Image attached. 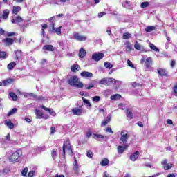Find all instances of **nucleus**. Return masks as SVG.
<instances>
[{"label": "nucleus", "mask_w": 177, "mask_h": 177, "mask_svg": "<svg viewBox=\"0 0 177 177\" xmlns=\"http://www.w3.org/2000/svg\"><path fill=\"white\" fill-rule=\"evenodd\" d=\"M21 156H23V151H21V150H17L12 153L8 160L10 162H17Z\"/></svg>", "instance_id": "7ed1b4c3"}, {"label": "nucleus", "mask_w": 177, "mask_h": 177, "mask_svg": "<svg viewBox=\"0 0 177 177\" xmlns=\"http://www.w3.org/2000/svg\"><path fill=\"white\" fill-rule=\"evenodd\" d=\"M132 86L133 87V88H137V87H138V88H142V84H140V83H137V82H133V84H132Z\"/></svg>", "instance_id": "49530a36"}, {"label": "nucleus", "mask_w": 177, "mask_h": 177, "mask_svg": "<svg viewBox=\"0 0 177 177\" xmlns=\"http://www.w3.org/2000/svg\"><path fill=\"white\" fill-rule=\"evenodd\" d=\"M139 151H136L134 153L130 156L131 161H136L139 158Z\"/></svg>", "instance_id": "2eb2a0df"}, {"label": "nucleus", "mask_w": 177, "mask_h": 177, "mask_svg": "<svg viewBox=\"0 0 177 177\" xmlns=\"http://www.w3.org/2000/svg\"><path fill=\"white\" fill-rule=\"evenodd\" d=\"M35 174V171H30L28 174V177H33Z\"/></svg>", "instance_id": "4d7b16f0"}, {"label": "nucleus", "mask_w": 177, "mask_h": 177, "mask_svg": "<svg viewBox=\"0 0 177 177\" xmlns=\"http://www.w3.org/2000/svg\"><path fill=\"white\" fill-rule=\"evenodd\" d=\"M8 17H9V10L6 9L3 12L2 19H3L4 20H6Z\"/></svg>", "instance_id": "cd10ccee"}, {"label": "nucleus", "mask_w": 177, "mask_h": 177, "mask_svg": "<svg viewBox=\"0 0 177 177\" xmlns=\"http://www.w3.org/2000/svg\"><path fill=\"white\" fill-rule=\"evenodd\" d=\"M2 174H9V169H3L2 170Z\"/></svg>", "instance_id": "774afa93"}, {"label": "nucleus", "mask_w": 177, "mask_h": 177, "mask_svg": "<svg viewBox=\"0 0 177 177\" xmlns=\"http://www.w3.org/2000/svg\"><path fill=\"white\" fill-rule=\"evenodd\" d=\"M111 121V115H108L106 117V120H103L101 122V127H106Z\"/></svg>", "instance_id": "dca6fc26"}, {"label": "nucleus", "mask_w": 177, "mask_h": 177, "mask_svg": "<svg viewBox=\"0 0 177 177\" xmlns=\"http://www.w3.org/2000/svg\"><path fill=\"white\" fill-rule=\"evenodd\" d=\"M12 82H13L12 79H11V78L7 79V80L3 81V85L4 86H7V85H10V84H12Z\"/></svg>", "instance_id": "c85d7f7f"}, {"label": "nucleus", "mask_w": 177, "mask_h": 177, "mask_svg": "<svg viewBox=\"0 0 177 177\" xmlns=\"http://www.w3.org/2000/svg\"><path fill=\"white\" fill-rule=\"evenodd\" d=\"M128 149V145H118L117 147L118 154H124V151Z\"/></svg>", "instance_id": "f8f14e48"}, {"label": "nucleus", "mask_w": 177, "mask_h": 177, "mask_svg": "<svg viewBox=\"0 0 177 177\" xmlns=\"http://www.w3.org/2000/svg\"><path fill=\"white\" fill-rule=\"evenodd\" d=\"M157 73L160 77H169V75H168V71L165 68H158L157 70Z\"/></svg>", "instance_id": "9b49d317"}, {"label": "nucleus", "mask_w": 177, "mask_h": 177, "mask_svg": "<svg viewBox=\"0 0 177 177\" xmlns=\"http://www.w3.org/2000/svg\"><path fill=\"white\" fill-rule=\"evenodd\" d=\"M121 137L120 138V145H126L127 142H128V139L129 138V134H128V131L123 130L120 133Z\"/></svg>", "instance_id": "39448f33"}, {"label": "nucleus", "mask_w": 177, "mask_h": 177, "mask_svg": "<svg viewBox=\"0 0 177 177\" xmlns=\"http://www.w3.org/2000/svg\"><path fill=\"white\" fill-rule=\"evenodd\" d=\"M100 85H106V86H111L115 84V79L114 78H102L99 82Z\"/></svg>", "instance_id": "20e7f679"}, {"label": "nucleus", "mask_w": 177, "mask_h": 177, "mask_svg": "<svg viewBox=\"0 0 177 177\" xmlns=\"http://www.w3.org/2000/svg\"><path fill=\"white\" fill-rule=\"evenodd\" d=\"M15 20L17 23H21V21H23V18H21L20 16H17L15 17Z\"/></svg>", "instance_id": "3c124183"}, {"label": "nucleus", "mask_w": 177, "mask_h": 177, "mask_svg": "<svg viewBox=\"0 0 177 177\" xmlns=\"http://www.w3.org/2000/svg\"><path fill=\"white\" fill-rule=\"evenodd\" d=\"M43 50H47L48 52H53L55 50V48L52 46V44H48L43 46Z\"/></svg>", "instance_id": "6ab92c4d"}, {"label": "nucleus", "mask_w": 177, "mask_h": 177, "mask_svg": "<svg viewBox=\"0 0 177 177\" xmlns=\"http://www.w3.org/2000/svg\"><path fill=\"white\" fill-rule=\"evenodd\" d=\"M78 56L80 59H84V57L86 56V50H85L84 48H80Z\"/></svg>", "instance_id": "aec40b11"}, {"label": "nucleus", "mask_w": 177, "mask_h": 177, "mask_svg": "<svg viewBox=\"0 0 177 177\" xmlns=\"http://www.w3.org/2000/svg\"><path fill=\"white\" fill-rule=\"evenodd\" d=\"M15 60H19V59H21V56L23 55V52L21 51V50H17L15 51Z\"/></svg>", "instance_id": "b1692460"}, {"label": "nucleus", "mask_w": 177, "mask_h": 177, "mask_svg": "<svg viewBox=\"0 0 177 177\" xmlns=\"http://www.w3.org/2000/svg\"><path fill=\"white\" fill-rule=\"evenodd\" d=\"M93 135L95 138H97L98 139H104V136L102 134L94 133Z\"/></svg>", "instance_id": "09e8293b"}, {"label": "nucleus", "mask_w": 177, "mask_h": 177, "mask_svg": "<svg viewBox=\"0 0 177 177\" xmlns=\"http://www.w3.org/2000/svg\"><path fill=\"white\" fill-rule=\"evenodd\" d=\"M72 113L74 115H81V114H82V109L73 108Z\"/></svg>", "instance_id": "412c9836"}, {"label": "nucleus", "mask_w": 177, "mask_h": 177, "mask_svg": "<svg viewBox=\"0 0 177 177\" xmlns=\"http://www.w3.org/2000/svg\"><path fill=\"white\" fill-rule=\"evenodd\" d=\"M66 149L68 150L69 156H74V152H73V148L71 147V143L70 142V139H67L63 144L62 153L64 157H66Z\"/></svg>", "instance_id": "f03ea898"}, {"label": "nucleus", "mask_w": 177, "mask_h": 177, "mask_svg": "<svg viewBox=\"0 0 177 177\" xmlns=\"http://www.w3.org/2000/svg\"><path fill=\"white\" fill-rule=\"evenodd\" d=\"M9 95L14 102H17V100H19V97H17V95H16V93L10 92Z\"/></svg>", "instance_id": "bb28decb"}, {"label": "nucleus", "mask_w": 177, "mask_h": 177, "mask_svg": "<svg viewBox=\"0 0 177 177\" xmlns=\"http://www.w3.org/2000/svg\"><path fill=\"white\" fill-rule=\"evenodd\" d=\"M134 48L135 49H136L137 50H140V49H142V46H140V44H139V42L136 41L134 44Z\"/></svg>", "instance_id": "c03bdc74"}, {"label": "nucleus", "mask_w": 177, "mask_h": 177, "mask_svg": "<svg viewBox=\"0 0 177 177\" xmlns=\"http://www.w3.org/2000/svg\"><path fill=\"white\" fill-rule=\"evenodd\" d=\"M16 39H12L10 37H6L3 39V42L6 45V46H12V45H13V44H15Z\"/></svg>", "instance_id": "9d476101"}, {"label": "nucleus", "mask_w": 177, "mask_h": 177, "mask_svg": "<svg viewBox=\"0 0 177 177\" xmlns=\"http://www.w3.org/2000/svg\"><path fill=\"white\" fill-rule=\"evenodd\" d=\"M129 38H132V35L129 32H124L122 36L123 39H129Z\"/></svg>", "instance_id": "f704fd0d"}, {"label": "nucleus", "mask_w": 177, "mask_h": 177, "mask_svg": "<svg viewBox=\"0 0 177 177\" xmlns=\"http://www.w3.org/2000/svg\"><path fill=\"white\" fill-rule=\"evenodd\" d=\"M175 64H176V62H175V60H171V62L170 63V66L172 68H174V67H175Z\"/></svg>", "instance_id": "052dcab7"}, {"label": "nucleus", "mask_w": 177, "mask_h": 177, "mask_svg": "<svg viewBox=\"0 0 177 177\" xmlns=\"http://www.w3.org/2000/svg\"><path fill=\"white\" fill-rule=\"evenodd\" d=\"M5 125H6L10 129H13L15 128V124L12 122L11 120H6L4 122Z\"/></svg>", "instance_id": "f3484780"}, {"label": "nucleus", "mask_w": 177, "mask_h": 177, "mask_svg": "<svg viewBox=\"0 0 177 177\" xmlns=\"http://www.w3.org/2000/svg\"><path fill=\"white\" fill-rule=\"evenodd\" d=\"M74 163H73V170L75 171V174L78 175V162H77V158L74 157Z\"/></svg>", "instance_id": "5701e85b"}, {"label": "nucleus", "mask_w": 177, "mask_h": 177, "mask_svg": "<svg viewBox=\"0 0 177 177\" xmlns=\"http://www.w3.org/2000/svg\"><path fill=\"white\" fill-rule=\"evenodd\" d=\"M125 112L127 118H129L130 120H132L133 118V113L131 111H129V109H127L125 110Z\"/></svg>", "instance_id": "a878e982"}, {"label": "nucleus", "mask_w": 177, "mask_h": 177, "mask_svg": "<svg viewBox=\"0 0 177 177\" xmlns=\"http://www.w3.org/2000/svg\"><path fill=\"white\" fill-rule=\"evenodd\" d=\"M21 9V7L20 6H14L12 8V13L14 15H17V13L20 12Z\"/></svg>", "instance_id": "c756f323"}, {"label": "nucleus", "mask_w": 177, "mask_h": 177, "mask_svg": "<svg viewBox=\"0 0 177 177\" xmlns=\"http://www.w3.org/2000/svg\"><path fill=\"white\" fill-rule=\"evenodd\" d=\"M50 28H51L52 32H56L57 35H62V26L55 28L54 26L53 27H51Z\"/></svg>", "instance_id": "4468645a"}, {"label": "nucleus", "mask_w": 177, "mask_h": 177, "mask_svg": "<svg viewBox=\"0 0 177 177\" xmlns=\"http://www.w3.org/2000/svg\"><path fill=\"white\" fill-rule=\"evenodd\" d=\"M106 13L105 12H100L98 13V17L99 19L103 17V16H106Z\"/></svg>", "instance_id": "bf43d9fd"}, {"label": "nucleus", "mask_w": 177, "mask_h": 177, "mask_svg": "<svg viewBox=\"0 0 177 177\" xmlns=\"http://www.w3.org/2000/svg\"><path fill=\"white\" fill-rule=\"evenodd\" d=\"M149 5H150V3H149V1H145V2H142L141 3V8H147V6H149Z\"/></svg>", "instance_id": "de8ad7c7"}, {"label": "nucleus", "mask_w": 177, "mask_h": 177, "mask_svg": "<svg viewBox=\"0 0 177 177\" xmlns=\"http://www.w3.org/2000/svg\"><path fill=\"white\" fill-rule=\"evenodd\" d=\"M35 115L36 118L37 119L44 118V120H48V118H49V115H45V114H44V113H42L39 109H35Z\"/></svg>", "instance_id": "0eeeda50"}, {"label": "nucleus", "mask_w": 177, "mask_h": 177, "mask_svg": "<svg viewBox=\"0 0 177 177\" xmlns=\"http://www.w3.org/2000/svg\"><path fill=\"white\" fill-rule=\"evenodd\" d=\"M55 132H56V127H51V128H50V134L53 135V133H55Z\"/></svg>", "instance_id": "13d9d810"}, {"label": "nucleus", "mask_w": 177, "mask_h": 177, "mask_svg": "<svg viewBox=\"0 0 177 177\" xmlns=\"http://www.w3.org/2000/svg\"><path fill=\"white\" fill-rule=\"evenodd\" d=\"M172 167V164L164 166L165 171H168V169H171Z\"/></svg>", "instance_id": "864d4df0"}, {"label": "nucleus", "mask_w": 177, "mask_h": 177, "mask_svg": "<svg viewBox=\"0 0 177 177\" xmlns=\"http://www.w3.org/2000/svg\"><path fill=\"white\" fill-rule=\"evenodd\" d=\"M51 157L53 160H56V157H57V149H53L51 151Z\"/></svg>", "instance_id": "c9c22d12"}, {"label": "nucleus", "mask_w": 177, "mask_h": 177, "mask_svg": "<svg viewBox=\"0 0 177 177\" xmlns=\"http://www.w3.org/2000/svg\"><path fill=\"white\" fill-rule=\"evenodd\" d=\"M55 19H56L55 16H53L48 19V21H50V28H53V26H55Z\"/></svg>", "instance_id": "7c9ffc66"}, {"label": "nucleus", "mask_w": 177, "mask_h": 177, "mask_svg": "<svg viewBox=\"0 0 177 177\" xmlns=\"http://www.w3.org/2000/svg\"><path fill=\"white\" fill-rule=\"evenodd\" d=\"M41 109H43V110H45V111H48V113H49V114H53V113H55V111L53 110V109L48 108L44 105L41 106Z\"/></svg>", "instance_id": "393cba45"}, {"label": "nucleus", "mask_w": 177, "mask_h": 177, "mask_svg": "<svg viewBox=\"0 0 177 177\" xmlns=\"http://www.w3.org/2000/svg\"><path fill=\"white\" fill-rule=\"evenodd\" d=\"M80 75L84 78H92V77H93V73L91 72H86L84 71L81 72Z\"/></svg>", "instance_id": "ddd939ff"}, {"label": "nucleus", "mask_w": 177, "mask_h": 177, "mask_svg": "<svg viewBox=\"0 0 177 177\" xmlns=\"http://www.w3.org/2000/svg\"><path fill=\"white\" fill-rule=\"evenodd\" d=\"M83 103L85 104H87L88 107H92V104H91V102H89L88 100H86L85 97H82Z\"/></svg>", "instance_id": "ea45409f"}, {"label": "nucleus", "mask_w": 177, "mask_h": 177, "mask_svg": "<svg viewBox=\"0 0 177 177\" xmlns=\"http://www.w3.org/2000/svg\"><path fill=\"white\" fill-rule=\"evenodd\" d=\"M93 102H100V96H95L92 98Z\"/></svg>", "instance_id": "8fccbe9b"}, {"label": "nucleus", "mask_w": 177, "mask_h": 177, "mask_svg": "<svg viewBox=\"0 0 177 177\" xmlns=\"http://www.w3.org/2000/svg\"><path fill=\"white\" fill-rule=\"evenodd\" d=\"M156 30V26H147L145 28L146 32H151V31H154Z\"/></svg>", "instance_id": "4c0bfd02"}, {"label": "nucleus", "mask_w": 177, "mask_h": 177, "mask_svg": "<svg viewBox=\"0 0 177 177\" xmlns=\"http://www.w3.org/2000/svg\"><path fill=\"white\" fill-rule=\"evenodd\" d=\"M46 28H48V24H41V29L42 30H46Z\"/></svg>", "instance_id": "e2e57ef3"}, {"label": "nucleus", "mask_w": 177, "mask_h": 177, "mask_svg": "<svg viewBox=\"0 0 177 177\" xmlns=\"http://www.w3.org/2000/svg\"><path fill=\"white\" fill-rule=\"evenodd\" d=\"M16 113H17V108H14L8 112V116L10 117V115H13V114H16Z\"/></svg>", "instance_id": "e433bc0d"}, {"label": "nucleus", "mask_w": 177, "mask_h": 177, "mask_svg": "<svg viewBox=\"0 0 177 177\" xmlns=\"http://www.w3.org/2000/svg\"><path fill=\"white\" fill-rule=\"evenodd\" d=\"M15 35H16V32H8L6 34V37H13Z\"/></svg>", "instance_id": "6e6d98bb"}, {"label": "nucleus", "mask_w": 177, "mask_h": 177, "mask_svg": "<svg viewBox=\"0 0 177 177\" xmlns=\"http://www.w3.org/2000/svg\"><path fill=\"white\" fill-rule=\"evenodd\" d=\"M86 156L88 158H93V152H92L91 150H88Z\"/></svg>", "instance_id": "a18cd8bd"}, {"label": "nucleus", "mask_w": 177, "mask_h": 177, "mask_svg": "<svg viewBox=\"0 0 177 177\" xmlns=\"http://www.w3.org/2000/svg\"><path fill=\"white\" fill-rule=\"evenodd\" d=\"M73 38L75 39V41H79V42L86 41V36L80 35L78 32H75L73 35Z\"/></svg>", "instance_id": "1a4fd4ad"}, {"label": "nucleus", "mask_w": 177, "mask_h": 177, "mask_svg": "<svg viewBox=\"0 0 177 177\" xmlns=\"http://www.w3.org/2000/svg\"><path fill=\"white\" fill-rule=\"evenodd\" d=\"M145 62V66L147 68H151V65L153 64V59L151 57H148L147 58H142L141 63Z\"/></svg>", "instance_id": "423d86ee"}, {"label": "nucleus", "mask_w": 177, "mask_h": 177, "mask_svg": "<svg viewBox=\"0 0 177 177\" xmlns=\"http://www.w3.org/2000/svg\"><path fill=\"white\" fill-rule=\"evenodd\" d=\"M104 57V54L102 53H94L92 55V59L95 62H99L100 60H102Z\"/></svg>", "instance_id": "6e6552de"}, {"label": "nucleus", "mask_w": 177, "mask_h": 177, "mask_svg": "<svg viewBox=\"0 0 177 177\" xmlns=\"http://www.w3.org/2000/svg\"><path fill=\"white\" fill-rule=\"evenodd\" d=\"M173 91H174V93H176V95H177V83L174 85L173 88Z\"/></svg>", "instance_id": "0e129e2a"}, {"label": "nucleus", "mask_w": 177, "mask_h": 177, "mask_svg": "<svg viewBox=\"0 0 177 177\" xmlns=\"http://www.w3.org/2000/svg\"><path fill=\"white\" fill-rule=\"evenodd\" d=\"M120 99H121V95H120V94H115V95H112L111 96V100H118Z\"/></svg>", "instance_id": "72a5a7b5"}, {"label": "nucleus", "mask_w": 177, "mask_h": 177, "mask_svg": "<svg viewBox=\"0 0 177 177\" xmlns=\"http://www.w3.org/2000/svg\"><path fill=\"white\" fill-rule=\"evenodd\" d=\"M124 46L127 52H128L129 53L132 52V44H131L130 41H126L124 43Z\"/></svg>", "instance_id": "a211bd4d"}, {"label": "nucleus", "mask_w": 177, "mask_h": 177, "mask_svg": "<svg viewBox=\"0 0 177 177\" xmlns=\"http://www.w3.org/2000/svg\"><path fill=\"white\" fill-rule=\"evenodd\" d=\"M15 66H16V62H12L8 64L7 68L8 70H13Z\"/></svg>", "instance_id": "2f4dec72"}, {"label": "nucleus", "mask_w": 177, "mask_h": 177, "mask_svg": "<svg viewBox=\"0 0 177 177\" xmlns=\"http://www.w3.org/2000/svg\"><path fill=\"white\" fill-rule=\"evenodd\" d=\"M80 68H81V67L78 65V64H74L71 66V70L72 73H77V71H80Z\"/></svg>", "instance_id": "4be33fe9"}, {"label": "nucleus", "mask_w": 177, "mask_h": 177, "mask_svg": "<svg viewBox=\"0 0 177 177\" xmlns=\"http://www.w3.org/2000/svg\"><path fill=\"white\" fill-rule=\"evenodd\" d=\"M95 86V84H93V83H90L88 84V86L86 87V89H92V88H93Z\"/></svg>", "instance_id": "5fc2aeb1"}, {"label": "nucleus", "mask_w": 177, "mask_h": 177, "mask_svg": "<svg viewBox=\"0 0 177 177\" xmlns=\"http://www.w3.org/2000/svg\"><path fill=\"white\" fill-rule=\"evenodd\" d=\"M106 131V132H109V133H113V131L111 129V127H107Z\"/></svg>", "instance_id": "680f3d73"}, {"label": "nucleus", "mask_w": 177, "mask_h": 177, "mask_svg": "<svg viewBox=\"0 0 177 177\" xmlns=\"http://www.w3.org/2000/svg\"><path fill=\"white\" fill-rule=\"evenodd\" d=\"M104 67H106V68H113V64H111V63H110L109 62H105Z\"/></svg>", "instance_id": "37998d69"}, {"label": "nucleus", "mask_w": 177, "mask_h": 177, "mask_svg": "<svg viewBox=\"0 0 177 177\" xmlns=\"http://www.w3.org/2000/svg\"><path fill=\"white\" fill-rule=\"evenodd\" d=\"M137 125L138 127H140V128H143V122H142L141 121L138 122Z\"/></svg>", "instance_id": "338daca9"}, {"label": "nucleus", "mask_w": 177, "mask_h": 177, "mask_svg": "<svg viewBox=\"0 0 177 177\" xmlns=\"http://www.w3.org/2000/svg\"><path fill=\"white\" fill-rule=\"evenodd\" d=\"M68 84H69L71 86H74L75 88H84V83L80 81V79L77 75L71 77L68 80Z\"/></svg>", "instance_id": "f257e3e1"}, {"label": "nucleus", "mask_w": 177, "mask_h": 177, "mask_svg": "<svg viewBox=\"0 0 177 177\" xmlns=\"http://www.w3.org/2000/svg\"><path fill=\"white\" fill-rule=\"evenodd\" d=\"M100 165H102V167H106V165H109V159L106 158H103L100 162Z\"/></svg>", "instance_id": "473e14b6"}, {"label": "nucleus", "mask_w": 177, "mask_h": 177, "mask_svg": "<svg viewBox=\"0 0 177 177\" xmlns=\"http://www.w3.org/2000/svg\"><path fill=\"white\" fill-rule=\"evenodd\" d=\"M27 172H28V167H25L21 171L22 176H27Z\"/></svg>", "instance_id": "79ce46f5"}, {"label": "nucleus", "mask_w": 177, "mask_h": 177, "mask_svg": "<svg viewBox=\"0 0 177 177\" xmlns=\"http://www.w3.org/2000/svg\"><path fill=\"white\" fill-rule=\"evenodd\" d=\"M86 136L87 138H91V136H92V131H88L86 133Z\"/></svg>", "instance_id": "69168bd1"}, {"label": "nucleus", "mask_w": 177, "mask_h": 177, "mask_svg": "<svg viewBox=\"0 0 177 177\" xmlns=\"http://www.w3.org/2000/svg\"><path fill=\"white\" fill-rule=\"evenodd\" d=\"M127 64H128L129 67H131V68H133V67H135V66L133 65L132 62H131V60H129V59H127Z\"/></svg>", "instance_id": "603ef678"}, {"label": "nucleus", "mask_w": 177, "mask_h": 177, "mask_svg": "<svg viewBox=\"0 0 177 177\" xmlns=\"http://www.w3.org/2000/svg\"><path fill=\"white\" fill-rule=\"evenodd\" d=\"M149 47L151 48V49H152V50H154L155 52L160 51V49H158L156 46H155V45L153 44L152 43H149Z\"/></svg>", "instance_id": "a19ab883"}, {"label": "nucleus", "mask_w": 177, "mask_h": 177, "mask_svg": "<svg viewBox=\"0 0 177 177\" xmlns=\"http://www.w3.org/2000/svg\"><path fill=\"white\" fill-rule=\"evenodd\" d=\"M8 53L5 51H0V59H6Z\"/></svg>", "instance_id": "58836bf2"}]
</instances>
